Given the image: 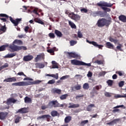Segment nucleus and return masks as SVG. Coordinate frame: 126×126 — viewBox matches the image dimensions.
I'll return each mask as SVG.
<instances>
[{"instance_id":"f3484780","label":"nucleus","mask_w":126,"mask_h":126,"mask_svg":"<svg viewBox=\"0 0 126 126\" xmlns=\"http://www.w3.org/2000/svg\"><path fill=\"white\" fill-rule=\"evenodd\" d=\"M51 93H52V94L61 95V94H62V90L57 88H53L51 90Z\"/></svg>"},{"instance_id":"e433bc0d","label":"nucleus","mask_w":126,"mask_h":126,"mask_svg":"<svg viewBox=\"0 0 126 126\" xmlns=\"http://www.w3.org/2000/svg\"><path fill=\"white\" fill-rule=\"evenodd\" d=\"M51 115L52 117H57L59 115V113L57 111L53 110L51 112Z\"/></svg>"},{"instance_id":"423d86ee","label":"nucleus","mask_w":126,"mask_h":126,"mask_svg":"<svg viewBox=\"0 0 126 126\" xmlns=\"http://www.w3.org/2000/svg\"><path fill=\"white\" fill-rule=\"evenodd\" d=\"M9 19L11 22L14 24V26L16 27L19 24L20 21H22V18H17L15 20H14L13 18L11 17H9Z\"/></svg>"},{"instance_id":"ddd939ff","label":"nucleus","mask_w":126,"mask_h":126,"mask_svg":"<svg viewBox=\"0 0 126 126\" xmlns=\"http://www.w3.org/2000/svg\"><path fill=\"white\" fill-rule=\"evenodd\" d=\"M67 54L69 59H77L79 56L75 52H67Z\"/></svg>"},{"instance_id":"9d476101","label":"nucleus","mask_w":126,"mask_h":126,"mask_svg":"<svg viewBox=\"0 0 126 126\" xmlns=\"http://www.w3.org/2000/svg\"><path fill=\"white\" fill-rule=\"evenodd\" d=\"M97 5H98V6H101V7L105 6L106 7H112V6L114 5V4L112 3L104 2L102 3H97Z\"/></svg>"},{"instance_id":"a19ab883","label":"nucleus","mask_w":126,"mask_h":126,"mask_svg":"<svg viewBox=\"0 0 126 126\" xmlns=\"http://www.w3.org/2000/svg\"><path fill=\"white\" fill-rule=\"evenodd\" d=\"M109 41H110V42L114 43V44H117V43H118L119 42V40L118 39H115L113 38L112 37L109 38Z\"/></svg>"},{"instance_id":"0e129e2a","label":"nucleus","mask_w":126,"mask_h":126,"mask_svg":"<svg viewBox=\"0 0 126 126\" xmlns=\"http://www.w3.org/2000/svg\"><path fill=\"white\" fill-rule=\"evenodd\" d=\"M56 81L54 80H51L48 82V84H54Z\"/></svg>"},{"instance_id":"13d9d810","label":"nucleus","mask_w":126,"mask_h":126,"mask_svg":"<svg viewBox=\"0 0 126 126\" xmlns=\"http://www.w3.org/2000/svg\"><path fill=\"white\" fill-rule=\"evenodd\" d=\"M80 10L82 12H84L85 13H87L88 12V10L85 8H82Z\"/></svg>"},{"instance_id":"7ed1b4c3","label":"nucleus","mask_w":126,"mask_h":126,"mask_svg":"<svg viewBox=\"0 0 126 126\" xmlns=\"http://www.w3.org/2000/svg\"><path fill=\"white\" fill-rule=\"evenodd\" d=\"M9 48L12 50L11 52H17L18 51H20L21 50L26 51V50H27V48L25 46H18L14 44L10 45Z\"/></svg>"},{"instance_id":"0eeeda50","label":"nucleus","mask_w":126,"mask_h":126,"mask_svg":"<svg viewBox=\"0 0 126 126\" xmlns=\"http://www.w3.org/2000/svg\"><path fill=\"white\" fill-rule=\"evenodd\" d=\"M41 119H46L47 122H51V121H53V118H52V116L50 115H44L39 116L37 117V120H41Z\"/></svg>"},{"instance_id":"f8f14e48","label":"nucleus","mask_w":126,"mask_h":126,"mask_svg":"<svg viewBox=\"0 0 126 126\" xmlns=\"http://www.w3.org/2000/svg\"><path fill=\"white\" fill-rule=\"evenodd\" d=\"M16 102H17V100L11 97L7 99L6 101H4L3 103H5L8 106H9L11 103H13L14 104Z\"/></svg>"},{"instance_id":"dca6fc26","label":"nucleus","mask_w":126,"mask_h":126,"mask_svg":"<svg viewBox=\"0 0 126 126\" xmlns=\"http://www.w3.org/2000/svg\"><path fill=\"white\" fill-rule=\"evenodd\" d=\"M7 115H8V112H0V120L1 121L5 120V119H6V117H7Z\"/></svg>"},{"instance_id":"c85d7f7f","label":"nucleus","mask_w":126,"mask_h":126,"mask_svg":"<svg viewBox=\"0 0 126 126\" xmlns=\"http://www.w3.org/2000/svg\"><path fill=\"white\" fill-rule=\"evenodd\" d=\"M122 47L123 45L119 44V45L116 47V49H114V50L115 52H118V50L121 52H123V49H122Z\"/></svg>"},{"instance_id":"4be33fe9","label":"nucleus","mask_w":126,"mask_h":126,"mask_svg":"<svg viewBox=\"0 0 126 126\" xmlns=\"http://www.w3.org/2000/svg\"><path fill=\"white\" fill-rule=\"evenodd\" d=\"M44 59H45L44 55L42 54H40L37 55L36 57L35 58V61L37 63V62H39V60H44Z\"/></svg>"},{"instance_id":"c9c22d12","label":"nucleus","mask_w":126,"mask_h":126,"mask_svg":"<svg viewBox=\"0 0 126 126\" xmlns=\"http://www.w3.org/2000/svg\"><path fill=\"white\" fill-rule=\"evenodd\" d=\"M70 121H71V116H66L64 119V123L65 124H68Z\"/></svg>"},{"instance_id":"69168bd1","label":"nucleus","mask_w":126,"mask_h":126,"mask_svg":"<svg viewBox=\"0 0 126 126\" xmlns=\"http://www.w3.org/2000/svg\"><path fill=\"white\" fill-rule=\"evenodd\" d=\"M75 89H76V90H80V89H81V86L78 85V86H75Z\"/></svg>"},{"instance_id":"7c9ffc66","label":"nucleus","mask_w":126,"mask_h":126,"mask_svg":"<svg viewBox=\"0 0 126 126\" xmlns=\"http://www.w3.org/2000/svg\"><path fill=\"white\" fill-rule=\"evenodd\" d=\"M92 108H95V105L94 104H91L87 107V111L90 112L92 110Z\"/></svg>"},{"instance_id":"c756f323","label":"nucleus","mask_w":126,"mask_h":126,"mask_svg":"<svg viewBox=\"0 0 126 126\" xmlns=\"http://www.w3.org/2000/svg\"><path fill=\"white\" fill-rule=\"evenodd\" d=\"M68 23H69V26H70L71 28H72V29H76V25H75V24L73 23V22L68 20Z\"/></svg>"},{"instance_id":"f03ea898","label":"nucleus","mask_w":126,"mask_h":126,"mask_svg":"<svg viewBox=\"0 0 126 126\" xmlns=\"http://www.w3.org/2000/svg\"><path fill=\"white\" fill-rule=\"evenodd\" d=\"M111 24V21L108 20L105 18L99 19L96 23L97 26L100 28L102 27H104V26H106V27H108L109 25Z\"/></svg>"},{"instance_id":"6e6d98bb","label":"nucleus","mask_w":126,"mask_h":126,"mask_svg":"<svg viewBox=\"0 0 126 126\" xmlns=\"http://www.w3.org/2000/svg\"><path fill=\"white\" fill-rule=\"evenodd\" d=\"M83 36V35L82 34V33H81V32H80V31H78V38H81Z\"/></svg>"},{"instance_id":"1a4fd4ad","label":"nucleus","mask_w":126,"mask_h":126,"mask_svg":"<svg viewBox=\"0 0 126 126\" xmlns=\"http://www.w3.org/2000/svg\"><path fill=\"white\" fill-rule=\"evenodd\" d=\"M102 88V86L101 85L96 86L93 88L92 93L93 94H95V95H98L99 93L97 91H99V89Z\"/></svg>"},{"instance_id":"58836bf2","label":"nucleus","mask_w":126,"mask_h":126,"mask_svg":"<svg viewBox=\"0 0 126 126\" xmlns=\"http://www.w3.org/2000/svg\"><path fill=\"white\" fill-rule=\"evenodd\" d=\"M0 31L1 32H3V33L6 31V27H5V25L3 26H0Z\"/></svg>"},{"instance_id":"f704fd0d","label":"nucleus","mask_w":126,"mask_h":126,"mask_svg":"<svg viewBox=\"0 0 126 126\" xmlns=\"http://www.w3.org/2000/svg\"><path fill=\"white\" fill-rule=\"evenodd\" d=\"M52 68H58L59 67V66L58 65V63H57L56 61H53L52 62Z\"/></svg>"},{"instance_id":"774afa93","label":"nucleus","mask_w":126,"mask_h":126,"mask_svg":"<svg viewBox=\"0 0 126 126\" xmlns=\"http://www.w3.org/2000/svg\"><path fill=\"white\" fill-rule=\"evenodd\" d=\"M20 121V117L17 118L15 120V123L18 124V123H19V121Z\"/></svg>"},{"instance_id":"4c0bfd02","label":"nucleus","mask_w":126,"mask_h":126,"mask_svg":"<svg viewBox=\"0 0 126 126\" xmlns=\"http://www.w3.org/2000/svg\"><path fill=\"white\" fill-rule=\"evenodd\" d=\"M83 88L85 90H88L89 89V84L85 83L83 86Z\"/></svg>"},{"instance_id":"a211bd4d","label":"nucleus","mask_w":126,"mask_h":126,"mask_svg":"<svg viewBox=\"0 0 126 126\" xmlns=\"http://www.w3.org/2000/svg\"><path fill=\"white\" fill-rule=\"evenodd\" d=\"M120 121L121 119L120 118L114 119L111 122L107 123L106 125H108L109 126H114V125H116V124H118V123H119V122H120Z\"/></svg>"},{"instance_id":"49530a36","label":"nucleus","mask_w":126,"mask_h":126,"mask_svg":"<svg viewBox=\"0 0 126 126\" xmlns=\"http://www.w3.org/2000/svg\"><path fill=\"white\" fill-rule=\"evenodd\" d=\"M89 122V121L88 120L82 121L81 122L80 125L81 126H84V125H86V124H88Z\"/></svg>"},{"instance_id":"37998d69","label":"nucleus","mask_w":126,"mask_h":126,"mask_svg":"<svg viewBox=\"0 0 126 126\" xmlns=\"http://www.w3.org/2000/svg\"><path fill=\"white\" fill-rule=\"evenodd\" d=\"M101 8L104 11H106L107 12H110V11H111V9L106 7H101Z\"/></svg>"},{"instance_id":"052dcab7","label":"nucleus","mask_w":126,"mask_h":126,"mask_svg":"<svg viewBox=\"0 0 126 126\" xmlns=\"http://www.w3.org/2000/svg\"><path fill=\"white\" fill-rule=\"evenodd\" d=\"M8 63H5L3 65H2L0 67V68H1V69H3V68H5V67H8Z\"/></svg>"},{"instance_id":"de8ad7c7","label":"nucleus","mask_w":126,"mask_h":126,"mask_svg":"<svg viewBox=\"0 0 126 126\" xmlns=\"http://www.w3.org/2000/svg\"><path fill=\"white\" fill-rule=\"evenodd\" d=\"M32 12L33 13H34V14H36V15H38V16H41V15H40V14H38L37 9H33Z\"/></svg>"},{"instance_id":"79ce46f5","label":"nucleus","mask_w":126,"mask_h":126,"mask_svg":"<svg viewBox=\"0 0 126 126\" xmlns=\"http://www.w3.org/2000/svg\"><path fill=\"white\" fill-rule=\"evenodd\" d=\"M106 83L108 84V86H113V83H114V82L112 80H108Z\"/></svg>"},{"instance_id":"e2e57ef3","label":"nucleus","mask_w":126,"mask_h":126,"mask_svg":"<svg viewBox=\"0 0 126 126\" xmlns=\"http://www.w3.org/2000/svg\"><path fill=\"white\" fill-rule=\"evenodd\" d=\"M51 77H53L54 78H56V79H58V78H59V75L58 74H52Z\"/></svg>"},{"instance_id":"20e7f679","label":"nucleus","mask_w":126,"mask_h":126,"mask_svg":"<svg viewBox=\"0 0 126 126\" xmlns=\"http://www.w3.org/2000/svg\"><path fill=\"white\" fill-rule=\"evenodd\" d=\"M106 12H103L101 11L92 12L91 14L94 17H96V16H100V17H104L106 15Z\"/></svg>"},{"instance_id":"a878e982","label":"nucleus","mask_w":126,"mask_h":126,"mask_svg":"<svg viewBox=\"0 0 126 126\" xmlns=\"http://www.w3.org/2000/svg\"><path fill=\"white\" fill-rule=\"evenodd\" d=\"M54 33L57 37H59V38H61V37H63V33L62 32H61L60 31L58 30H55L54 31Z\"/></svg>"},{"instance_id":"393cba45","label":"nucleus","mask_w":126,"mask_h":126,"mask_svg":"<svg viewBox=\"0 0 126 126\" xmlns=\"http://www.w3.org/2000/svg\"><path fill=\"white\" fill-rule=\"evenodd\" d=\"M105 47L108 49H114V45L110 42H107L105 43Z\"/></svg>"},{"instance_id":"39448f33","label":"nucleus","mask_w":126,"mask_h":126,"mask_svg":"<svg viewBox=\"0 0 126 126\" xmlns=\"http://www.w3.org/2000/svg\"><path fill=\"white\" fill-rule=\"evenodd\" d=\"M70 18L75 21H79L80 18H81V16L78 14H75L74 13L71 12L70 14Z\"/></svg>"},{"instance_id":"864d4df0","label":"nucleus","mask_w":126,"mask_h":126,"mask_svg":"<svg viewBox=\"0 0 126 126\" xmlns=\"http://www.w3.org/2000/svg\"><path fill=\"white\" fill-rule=\"evenodd\" d=\"M94 63H97V64H102L103 62L101 60H96L94 62Z\"/></svg>"},{"instance_id":"8fccbe9b","label":"nucleus","mask_w":126,"mask_h":126,"mask_svg":"<svg viewBox=\"0 0 126 126\" xmlns=\"http://www.w3.org/2000/svg\"><path fill=\"white\" fill-rule=\"evenodd\" d=\"M104 96H105V97H111L112 94L109 92H105L104 93Z\"/></svg>"},{"instance_id":"4468645a","label":"nucleus","mask_w":126,"mask_h":126,"mask_svg":"<svg viewBox=\"0 0 126 126\" xmlns=\"http://www.w3.org/2000/svg\"><path fill=\"white\" fill-rule=\"evenodd\" d=\"M71 63L73 65H82V61L74 59V60H71Z\"/></svg>"},{"instance_id":"412c9836","label":"nucleus","mask_w":126,"mask_h":126,"mask_svg":"<svg viewBox=\"0 0 126 126\" xmlns=\"http://www.w3.org/2000/svg\"><path fill=\"white\" fill-rule=\"evenodd\" d=\"M47 51L48 53H49V54H51V55L54 56L55 55V51H57V47H54L53 48L48 49Z\"/></svg>"},{"instance_id":"bb28decb","label":"nucleus","mask_w":126,"mask_h":126,"mask_svg":"<svg viewBox=\"0 0 126 126\" xmlns=\"http://www.w3.org/2000/svg\"><path fill=\"white\" fill-rule=\"evenodd\" d=\"M16 56V53H12L10 54H7L5 55L4 58L5 59H10L11 58H13V57H15Z\"/></svg>"},{"instance_id":"5701e85b","label":"nucleus","mask_w":126,"mask_h":126,"mask_svg":"<svg viewBox=\"0 0 126 126\" xmlns=\"http://www.w3.org/2000/svg\"><path fill=\"white\" fill-rule=\"evenodd\" d=\"M35 65L36 68H44L45 67V65L42 63H35Z\"/></svg>"},{"instance_id":"b1692460","label":"nucleus","mask_w":126,"mask_h":126,"mask_svg":"<svg viewBox=\"0 0 126 126\" xmlns=\"http://www.w3.org/2000/svg\"><path fill=\"white\" fill-rule=\"evenodd\" d=\"M119 19L122 22L126 23V16L124 15H121L119 16Z\"/></svg>"},{"instance_id":"2f4dec72","label":"nucleus","mask_w":126,"mask_h":126,"mask_svg":"<svg viewBox=\"0 0 126 126\" xmlns=\"http://www.w3.org/2000/svg\"><path fill=\"white\" fill-rule=\"evenodd\" d=\"M15 44H17V45H22L23 43L22 42V41H21V40L15 39L13 42V45H14Z\"/></svg>"},{"instance_id":"a18cd8bd","label":"nucleus","mask_w":126,"mask_h":126,"mask_svg":"<svg viewBox=\"0 0 126 126\" xmlns=\"http://www.w3.org/2000/svg\"><path fill=\"white\" fill-rule=\"evenodd\" d=\"M6 48V45H2L0 47V52H2L3 51H5V48Z\"/></svg>"},{"instance_id":"5fc2aeb1","label":"nucleus","mask_w":126,"mask_h":126,"mask_svg":"<svg viewBox=\"0 0 126 126\" xmlns=\"http://www.w3.org/2000/svg\"><path fill=\"white\" fill-rule=\"evenodd\" d=\"M114 98H115V99H118V98H123V95L116 94L114 95Z\"/></svg>"},{"instance_id":"f257e3e1","label":"nucleus","mask_w":126,"mask_h":126,"mask_svg":"<svg viewBox=\"0 0 126 126\" xmlns=\"http://www.w3.org/2000/svg\"><path fill=\"white\" fill-rule=\"evenodd\" d=\"M42 82L40 80H35L33 82H19L17 83H13L12 84V86H28L29 85H33L34 84H39Z\"/></svg>"},{"instance_id":"9b49d317","label":"nucleus","mask_w":126,"mask_h":126,"mask_svg":"<svg viewBox=\"0 0 126 126\" xmlns=\"http://www.w3.org/2000/svg\"><path fill=\"white\" fill-rule=\"evenodd\" d=\"M87 43H89V44H91L92 45H93V46H94V47H96V48H98V49H101V50H102V48L104 47L103 45H99L97 44V42L95 41H90L89 40H87Z\"/></svg>"},{"instance_id":"338daca9","label":"nucleus","mask_w":126,"mask_h":126,"mask_svg":"<svg viewBox=\"0 0 126 126\" xmlns=\"http://www.w3.org/2000/svg\"><path fill=\"white\" fill-rule=\"evenodd\" d=\"M3 82H11L10 78H6L3 80Z\"/></svg>"},{"instance_id":"72a5a7b5","label":"nucleus","mask_w":126,"mask_h":126,"mask_svg":"<svg viewBox=\"0 0 126 126\" xmlns=\"http://www.w3.org/2000/svg\"><path fill=\"white\" fill-rule=\"evenodd\" d=\"M69 105L68 106V108H72V109H74L75 108H78L79 107V104H71V103H69Z\"/></svg>"},{"instance_id":"3c124183","label":"nucleus","mask_w":126,"mask_h":126,"mask_svg":"<svg viewBox=\"0 0 126 126\" xmlns=\"http://www.w3.org/2000/svg\"><path fill=\"white\" fill-rule=\"evenodd\" d=\"M119 87H123L125 85V81H122L118 84Z\"/></svg>"},{"instance_id":"c03bdc74","label":"nucleus","mask_w":126,"mask_h":126,"mask_svg":"<svg viewBox=\"0 0 126 126\" xmlns=\"http://www.w3.org/2000/svg\"><path fill=\"white\" fill-rule=\"evenodd\" d=\"M49 37H50L51 38V39H55V38L56 37V36L55 35V34H54V33H50L48 34Z\"/></svg>"},{"instance_id":"603ef678","label":"nucleus","mask_w":126,"mask_h":126,"mask_svg":"<svg viewBox=\"0 0 126 126\" xmlns=\"http://www.w3.org/2000/svg\"><path fill=\"white\" fill-rule=\"evenodd\" d=\"M10 80L11 82H15L16 81V77H13L12 78H10Z\"/></svg>"},{"instance_id":"2eb2a0df","label":"nucleus","mask_w":126,"mask_h":126,"mask_svg":"<svg viewBox=\"0 0 126 126\" xmlns=\"http://www.w3.org/2000/svg\"><path fill=\"white\" fill-rule=\"evenodd\" d=\"M119 108H123V109H126V106L124 105H117L114 107H113V109H115L113 110L112 112L113 113H117V112H120V109H118Z\"/></svg>"},{"instance_id":"cd10ccee","label":"nucleus","mask_w":126,"mask_h":126,"mask_svg":"<svg viewBox=\"0 0 126 126\" xmlns=\"http://www.w3.org/2000/svg\"><path fill=\"white\" fill-rule=\"evenodd\" d=\"M34 21H35V22H36V23H39V24H41V25H44L45 24V23L43 22H42V21L41 20V19L38 18H34Z\"/></svg>"},{"instance_id":"09e8293b","label":"nucleus","mask_w":126,"mask_h":126,"mask_svg":"<svg viewBox=\"0 0 126 126\" xmlns=\"http://www.w3.org/2000/svg\"><path fill=\"white\" fill-rule=\"evenodd\" d=\"M77 43V41L75 40H71L70 41V46H74V45L76 44Z\"/></svg>"},{"instance_id":"473e14b6","label":"nucleus","mask_w":126,"mask_h":126,"mask_svg":"<svg viewBox=\"0 0 126 126\" xmlns=\"http://www.w3.org/2000/svg\"><path fill=\"white\" fill-rule=\"evenodd\" d=\"M25 100V103H32V99H31V98L28 97V96H26L24 98Z\"/></svg>"},{"instance_id":"aec40b11","label":"nucleus","mask_w":126,"mask_h":126,"mask_svg":"<svg viewBox=\"0 0 126 126\" xmlns=\"http://www.w3.org/2000/svg\"><path fill=\"white\" fill-rule=\"evenodd\" d=\"M33 56L27 55L24 57L23 61L24 62H29L30 61H32L33 60Z\"/></svg>"},{"instance_id":"bf43d9fd","label":"nucleus","mask_w":126,"mask_h":126,"mask_svg":"<svg viewBox=\"0 0 126 126\" xmlns=\"http://www.w3.org/2000/svg\"><path fill=\"white\" fill-rule=\"evenodd\" d=\"M0 17H5L6 18H8L9 16L5 14H0Z\"/></svg>"},{"instance_id":"ea45409f","label":"nucleus","mask_w":126,"mask_h":126,"mask_svg":"<svg viewBox=\"0 0 126 126\" xmlns=\"http://www.w3.org/2000/svg\"><path fill=\"white\" fill-rule=\"evenodd\" d=\"M116 73L118 74L119 76H123V75H125V72L123 71H117Z\"/></svg>"},{"instance_id":"6e6552de","label":"nucleus","mask_w":126,"mask_h":126,"mask_svg":"<svg viewBox=\"0 0 126 126\" xmlns=\"http://www.w3.org/2000/svg\"><path fill=\"white\" fill-rule=\"evenodd\" d=\"M49 107H54V108H57L60 107V103L57 100H52L48 103Z\"/></svg>"},{"instance_id":"680f3d73","label":"nucleus","mask_w":126,"mask_h":126,"mask_svg":"<svg viewBox=\"0 0 126 126\" xmlns=\"http://www.w3.org/2000/svg\"><path fill=\"white\" fill-rule=\"evenodd\" d=\"M17 74V75L20 76L23 75V76H25V77H26V75H25L23 72H19Z\"/></svg>"},{"instance_id":"6ab92c4d","label":"nucleus","mask_w":126,"mask_h":126,"mask_svg":"<svg viewBox=\"0 0 126 126\" xmlns=\"http://www.w3.org/2000/svg\"><path fill=\"white\" fill-rule=\"evenodd\" d=\"M18 113L20 114H26V113H28V109L26 107L22 108L16 112L17 114H18Z\"/></svg>"},{"instance_id":"4d7b16f0","label":"nucleus","mask_w":126,"mask_h":126,"mask_svg":"<svg viewBox=\"0 0 126 126\" xmlns=\"http://www.w3.org/2000/svg\"><path fill=\"white\" fill-rule=\"evenodd\" d=\"M82 65H87V66H91V63H86L82 62Z\"/></svg>"}]
</instances>
